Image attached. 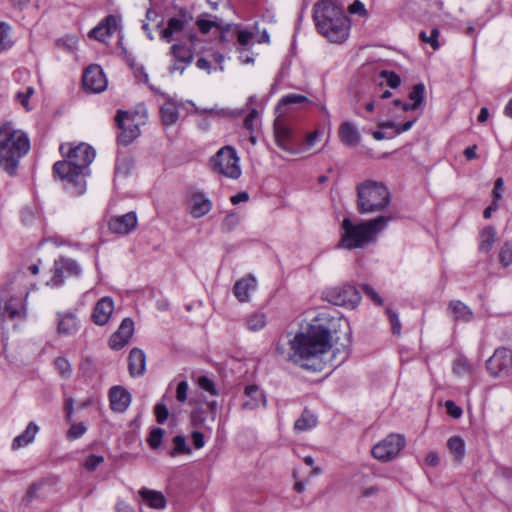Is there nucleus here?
Segmentation results:
<instances>
[{
    "label": "nucleus",
    "mask_w": 512,
    "mask_h": 512,
    "mask_svg": "<svg viewBox=\"0 0 512 512\" xmlns=\"http://www.w3.org/2000/svg\"><path fill=\"white\" fill-rule=\"evenodd\" d=\"M348 12L351 14H358L361 17L368 16V12L364 4L359 0H355L351 5H349Z\"/></svg>",
    "instance_id": "nucleus-52"
},
{
    "label": "nucleus",
    "mask_w": 512,
    "mask_h": 512,
    "mask_svg": "<svg viewBox=\"0 0 512 512\" xmlns=\"http://www.w3.org/2000/svg\"><path fill=\"white\" fill-rule=\"evenodd\" d=\"M9 25L0 22V51L6 50L10 47V41L8 39Z\"/></svg>",
    "instance_id": "nucleus-51"
},
{
    "label": "nucleus",
    "mask_w": 512,
    "mask_h": 512,
    "mask_svg": "<svg viewBox=\"0 0 512 512\" xmlns=\"http://www.w3.org/2000/svg\"><path fill=\"white\" fill-rule=\"evenodd\" d=\"M337 343L339 337H333L330 329L324 326H312L307 333H297L293 339H280L276 351L280 355H287L289 360L300 363L301 367L321 371L324 363L320 356L330 350L332 340Z\"/></svg>",
    "instance_id": "nucleus-1"
},
{
    "label": "nucleus",
    "mask_w": 512,
    "mask_h": 512,
    "mask_svg": "<svg viewBox=\"0 0 512 512\" xmlns=\"http://www.w3.org/2000/svg\"><path fill=\"white\" fill-rule=\"evenodd\" d=\"M196 25L198 26L199 30L203 34H207L212 27H216L221 29L222 31H229L231 28L230 24H225L224 26L221 25L216 20H205V19H198L196 21Z\"/></svg>",
    "instance_id": "nucleus-39"
},
{
    "label": "nucleus",
    "mask_w": 512,
    "mask_h": 512,
    "mask_svg": "<svg viewBox=\"0 0 512 512\" xmlns=\"http://www.w3.org/2000/svg\"><path fill=\"white\" fill-rule=\"evenodd\" d=\"M253 37H254V34L252 32L244 31V30L239 31L237 34V40H238L239 44L242 46L248 45L251 42V40L253 39Z\"/></svg>",
    "instance_id": "nucleus-57"
},
{
    "label": "nucleus",
    "mask_w": 512,
    "mask_h": 512,
    "mask_svg": "<svg viewBox=\"0 0 512 512\" xmlns=\"http://www.w3.org/2000/svg\"><path fill=\"white\" fill-rule=\"evenodd\" d=\"M447 446L454 456L456 462H461L465 455V443L460 436H453L449 438Z\"/></svg>",
    "instance_id": "nucleus-33"
},
{
    "label": "nucleus",
    "mask_w": 512,
    "mask_h": 512,
    "mask_svg": "<svg viewBox=\"0 0 512 512\" xmlns=\"http://www.w3.org/2000/svg\"><path fill=\"white\" fill-rule=\"evenodd\" d=\"M37 432L38 426L35 423L30 422L26 427V430L13 440L12 449L16 450L31 443L34 440Z\"/></svg>",
    "instance_id": "nucleus-30"
},
{
    "label": "nucleus",
    "mask_w": 512,
    "mask_h": 512,
    "mask_svg": "<svg viewBox=\"0 0 512 512\" xmlns=\"http://www.w3.org/2000/svg\"><path fill=\"white\" fill-rule=\"evenodd\" d=\"M192 441H193V445L196 449L202 448L205 444L203 433H201L199 431H194L192 433Z\"/></svg>",
    "instance_id": "nucleus-62"
},
{
    "label": "nucleus",
    "mask_w": 512,
    "mask_h": 512,
    "mask_svg": "<svg viewBox=\"0 0 512 512\" xmlns=\"http://www.w3.org/2000/svg\"><path fill=\"white\" fill-rule=\"evenodd\" d=\"M390 201V193L381 182L366 180L357 186V211L360 214L382 212Z\"/></svg>",
    "instance_id": "nucleus-5"
},
{
    "label": "nucleus",
    "mask_w": 512,
    "mask_h": 512,
    "mask_svg": "<svg viewBox=\"0 0 512 512\" xmlns=\"http://www.w3.org/2000/svg\"><path fill=\"white\" fill-rule=\"evenodd\" d=\"M496 231L493 227H486L481 233L480 249L488 252L495 242Z\"/></svg>",
    "instance_id": "nucleus-37"
},
{
    "label": "nucleus",
    "mask_w": 512,
    "mask_h": 512,
    "mask_svg": "<svg viewBox=\"0 0 512 512\" xmlns=\"http://www.w3.org/2000/svg\"><path fill=\"white\" fill-rule=\"evenodd\" d=\"M104 462V457L100 455H89L84 462V467L87 471H95L97 467Z\"/></svg>",
    "instance_id": "nucleus-49"
},
{
    "label": "nucleus",
    "mask_w": 512,
    "mask_h": 512,
    "mask_svg": "<svg viewBox=\"0 0 512 512\" xmlns=\"http://www.w3.org/2000/svg\"><path fill=\"white\" fill-rule=\"evenodd\" d=\"M317 425V417L308 409H304L300 418L295 421L294 428L297 431H306Z\"/></svg>",
    "instance_id": "nucleus-32"
},
{
    "label": "nucleus",
    "mask_w": 512,
    "mask_h": 512,
    "mask_svg": "<svg viewBox=\"0 0 512 512\" xmlns=\"http://www.w3.org/2000/svg\"><path fill=\"white\" fill-rule=\"evenodd\" d=\"M238 222L236 214H228L223 221V229L231 231Z\"/></svg>",
    "instance_id": "nucleus-58"
},
{
    "label": "nucleus",
    "mask_w": 512,
    "mask_h": 512,
    "mask_svg": "<svg viewBox=\"0 0 512 512\" xmlns=\"http://www.w3.org/2000/svg\"><path fill=\"white\" fill-rule=\"evenodd\" d=\"M82 82L84 89L92 93H100L107 87L106 77L98 65H91L84 71Z\"/></svg>",
    "instance_id": "nucleus-11"
},
{
    "label": "nucleus",
    "mask_w": 512,
    "mask_h": 512,
    "mask_svg": "<svg viewBox=\"0 0 512 512\" xmlns=\"http://www.w3.org/2000/svg\"><path fill=\"white\" fill-rule=\"evenodd\" d=\"M192 20V16L185 10H180L178 17L168 19L167 26L160 32V37L171 42L173 35L185 30L186 26Z\"/></svg>",
    "instance_id": "nucleus-16"
},
{
    "label": "nucleus",
    "mask_w": 512,
    "mask_h": 512,
    "mask_svg": "<svg viewBox=\"0 0 512 512\" xmlns=\"http://www.w3.org/2000/svg\"><path fill=\"white\" fill-rule=\"evenodd\" d=\"M386 313L389 317L392 333L399 336L401 334V323L397 313L390 308H387Z\"/></svg>",
    "instance_id": "nucleus-48"
},
{
    "label": "nucleus",
    "mask_w": 512,
    "mask_h": 512,
    "mask_svg": "<svg viewBox=\"0 0 512 512\" xmlns=\"http://www.w3.org/2000/svg\"><path fill=\"white\" fill-rule=\"evenodd\" d=\"M154 414L157 423L163 424L168 419L169 411L165 404L157 403L154 407Z\"/></svg>",
    "instance_id": "nucleus-50"
},
{
    "label": "nucleus",
    "mask_w": 512,
    "mask_h": 512,
    "mask_svg": "<svg viewBox=\"0 0 512 512\" xmlns=\"http://www.w3.org/2000/svg\"><path fill=\"white\" fill-rule=\"evenodd\" d=\"M114 310V304L111 298L103 297L95 305L92 320L97 325H104L108 322Z\"/></svg>",
    "instance_id": "nucleus-22"
},
{
    "label": "nucleus",
    "mask_w": 512,
    "mask_h": 512,
    "mask_svg": "<svg viewBox=\"0 0 512 512\" xmlns=\"http://www.w3.org/2000/svg\"><path fill=\"white\" fill-rule=\"evenodd\" d=\"M129 118V113L123 110H118L115 117L117 126L121 130L120 134L118 135V142L124 146L131 144L140 133L139 127L137 125H125V120H129Z\"/></svg>",
    "instance_id": "nucleus-14"
},
{
    "label": "nucleus",
    "mask_w": 512,
    "mask_h": 512,
    "mask_svg": "<svg viewBox=\"0 0 512 512\" xmlns=\"http://www.w3.org/2000/svg\"><path fill=\"white\" fill-rule=\"evenodd\" d=\"M488 372L494 377L506 376L512 368V352L508 348L500 347L486 361Z\"/></svg>",
    "instance_id": "nucleus-10"
},
{
    "label": "nucleus",
    "mask_w": 512,
    "mask_h": 512,
    "mask_svg": "<svg viewBox=\"0 0 512 512\" xmlns=\"http://www.w3.org/2000/svg\"><path fill=\"white\" fill-rule=\"evenodd\" d=\"M363 289V292L372 300L374 301L377 305H382L383 304V300L381 299V297L378 295V293L369 285H363L362 287Z\"/></svg>",
    "instance_id": "nucleus-56"
},
{
    "label": "nucleus",
    "mask_w": 512,
    "mask_h": 512,
    "mask_svg": "<svg viewBox=\"0 0 512 512\" xmlns=\"http://www.w3.org/2000/svg\"><path fill=\"white\" fill-rule=\"evenodd\" d=\"M58 333L61 335H71L77 331L76 318L72 314L62 317L58 323Z\"/></svg>",
    "instance_id": "nucleus-34"
},
{
    "label": "nucleus",
    "mask_w": 512,
    "mask_h": 512,
    "mask_svg": "<svg viewBox=\"0 0 512 512\" xmlns=\"http://www.w3.org/2000/svg\"><path fill=\"white\" fill-rule=\"evenodd\" d=\"M162 123L170 126L176 123L179 117L177 108L173 104H166L160 109Z\"/></svg>",
    "instance_id": "nucleus-35"
},
{
    "label": "nucleus",
    "mask_w": 512,
    "mask_h": 512,
    "mask_svg": "<svg viewBox=\"0 0 512 512\" xmlns=\"http://www.w3.org/2000/svg\"><path fill=\"white\" fill-rule=\"evenodd\" d=\"M94 157L95 152L93 148L85 143L75 148H70L67 152V159L82 173H84V170L91 164Z\"/></svg>",
    "instance_id": "nucleus-12"
},
{
    "label": "nucleus",
    "mask_w": 512,
    "mask_h": 512,
    "mask_svg": "<svg viewBox=\"0 0 512 512\" xmlns=\"http://www.w3.org/2000/svg\"><path fill=\"white\" fill-rule=\"evenodd\" d=\"M274 137L277 145L288 152H293L292 144L293 132L282 117H277L274 121Z\"/></svg>",
    "instance_id": "nucleus-17"
},
{
    "label": "nucleus",
    "mask_w": 512,
    "mask_h": 512,
    "mask_svg": "<svg viewBox=\"0 0 512 512\" xmlns=\"http://www.w3.org/2000/svg\"><path fill=\"white\" fill-rule=\"evenodd\" d=\"M212 207L211 201L203 193L196 192L191 196L190 213L194 218L206 215Z\"/></svg>",
    "instance_id": "nucleus-25"
},
{
    "label": "nucleus",
    "mask_w": 512,
    "mask_h": 512,
    "mask_svg": "<svg viewBox=\"0 0 512 512\" xmlns=\"http://www.w3.org/2000/svg\"><path fill=\"white\" fill-rule=\"evenodd\" d=\"M267 317L264 313L256 312L246 318V326L250 331H258L266 326Z\"/></svg>",
    "instance_id": "nucleus-36"
},
{
    "label": "nucleus",
    "mask_w": 512,
    "mask_h": 512,
    "mask_svg": "<svg viewBox=\"0 0 512 512\" xmlns=\"http://www.w3.org/2000/svg\"><path fill=\"white\" fill-rule=\"evenodd\" d=\"M439 34H440L439 30L437 28H434V29H432L430 36H427V34L424 31H422V32H420L419 37L423 42L430 44L431 47L434 50H436L439 48V42H438Z\"/></svg>",
    "instance_id": "nucleus-46"
},
{
    "label": "nucleus",
    "mask_w": 512,
    "mask_h": 512,
    "mask_svg": "<svg viewBox=\"0 0 512 512\" xmlns=\"http://www.w3.org/2000/svg\"><path fill=\"white\" fill-rule=\"evenodd\" d=\"M170 54L175 58L176 62L182 63L179 65L174 63L170 66V73L180 72L184 73L186 67L193 62L194 51L192 47L187 46L184 42L173 44L170 48Z\"/></svg>",
    "instance_id": "nucleus-13"
},
{
    "label": "nucleus",
    "mask_w": 512,
    "mask_h": 512,
    "mask_svg": "<svg viewBox=\"0 0 512 512\" xmlns=\"http://www.w3.org/2000/svg\"><path fill=\"white\" fill-rule=\"evenodd\" d=\"M453 371L456 374H461L463 372L469 371V365L465 359H456L454 362Z\"/></svg>",
    "instance_id": "nucleus-59"
},
{
    "label": "nucleus",
    "mask_w": 512,
    "mask_h": 512,
    "mask_svg": "<svg viewBox=\"0 0 512 512\" xmlns=\"http://www.w3.org/2000/svg\"><path fill=\"white\" fill-rule=\"evenodd\" d=\"M134 322L131 318L123 319L118 330L110 337L109 345L112 349L119 350L128 344L133 335Z\"/></svg>",
    "instance_id": "nucleus-18"
},
{
    "label": "nucleus",
    "mask_w": 512,
    "mask_h": 512,
    "mask_svg": "<svg viewBox=\"0 0 512 512\" xmlns=\"http://www.w3.org/2000/svg\"><path fill=\"white\" fill-rule=\"evenodd\" d=\"M38 489L39 486L37 484L33 483L32 485H30L25 496L23 497V501L29 503L36 496V492L38 491Z\"/></svg>",
    "instance_id": "nucleus-63"
},
{
    "label": "nucleus",
    "mask_w": 512,
    "mask_h": 512,
    "mask_svg": "<svg viewBox=\"0 0 512 512\" xmlns=\"http://www.w3.org/2000/svg\"><path fill=\"white\" fill-rule=\"evenodd\" d=\"M449 309L451 310L456 321L461 320L464 322H469L473 319V313L470 308L459 300L451 301L449 303Z\"/></svg>",
    "instance_id": "nucleus-31"
},
{
    "label": "nucleus",
    "mask_w": 512,
    "mask_h": 512,
    "mask_svg": "<svg viewBox=\"0 0 512 512\" xmlns=\"http://www.w3.org/2000/svg\"><path fill=\"white\" fill-rule=\"evenodd\" d=\"M425 87L422 83L416 84L409 93V99L413 101L414 106L419 107L424 100Z\"/></svg>",
    "instance_id": "nucleus-42"
},
{
    "label": "nucleus",
    "mask_w": 512,
    "mask_h": 512,
    "mask_svg": "<svg viewBox=\"0 0 512 512\" xmlns=\"http://www.w3.org/2000/svg\"><path fill=\"white\" fill-rule=\"evenodd\" d=\"M198 385L205 391L209 392L212 395L216 394L215 385L211 379L207 376H200L198 378Z\"/></svg>",
    "instance_id": "nucleus-54"
},
{
    "label": "nucleus",
    "mask_w": 512,
    "mask_h": 512,
    "mask_svg": "<svg viewBox=\"0 0 512 512\" xmlns=\"http://www.w3.org/2000/svg\"><path fill=\"white\" fill-rule=\"evenodd\" d=\"M405 446V438L400 434H390L372 448V455L377 460L387 462L396 457Z\"/></svg>",
    "instance_id": "nucleus-7"
},
{
    "label": "nucleus",
    "mask_w": 512,
    "mask_h": 512,
    "mask_svg": "<svg viewBox=\"0 0 512 512\" xmlns=\"http://www.w3.org/2000/svg\"><path fill=\"white\" fill-rule=\"evenodd\" d=\"M245 395L247 397H249L250 399L243 403L242 406L244 409L253 410V409L258 408L260 405H263V406L265 405L266 398H265L264 394H262L259 391V388L257 385H248L245 388Z\"/></svg>",
    "instance_id": "nucleus-28"
},
{
    "label": "nucleus",
    "mask_w": 512,
    "mask_h": 512,
    "mask_svg": "<svg viewBox=\"0 0 512 512\" xmlns=\"http://www.w3.org/2000/svg\"><path fill=\"white\" fill-rule=\"evenodd\" d=\"M445 408L447 411V414L454 419H458L462 415V409L461 407L457 406L454 401L448 400L445 402Z\"/></svg>",
    "instance_id": "nucleus-53"
},
{
    "label": "nucleus",
    "mask_w": 512,
    "mask_h": 512,
    "mask_svg": "<svg viewBox=\"0 0 512 512\" xmlns=\"http://www.w3.org/2000/svg\"><path fill=\"white\" fill-rule=\"evenodd\" d=\"M86 430L87 428L82 422L71 423V426L66 433V437L69 440H75L77 438H80L86 432Z\"/></svg>",
    "instance_id": "nucleus-43"
},
{
    "label": "nucleus",
    "mask_w": 512,
    "mask_h": 512,
    "mask_svg": "<svg viewBox=\"0 0 512 512\" xmlns=\"http://www.w3.org/2000/svg\"><path fill=\"white\" fill-rule=\"evenodd\" d=\"M326 299L334 305L355 308L361 296L358 290L351 285H343L329 289Z\"/></svg>",
    "instance_id": "nucleus-9"
},
{
    "label": "nucleus",
    "mask_w": 512,
    "mask_h": 512,
    "mask_svg": "<svg viewBox=\"0 0 512 512\" xmlns=\"http://www.w3.org/2000/svg\"><path fill=\"white\" fill-rule=\"evenodd\" d=\"M81 269L78 263L70 258H61L54 263V275L52 283L56 286L61 285L64 281V276H78Z\"/></svg>",
    "instance_id": "nucleus-15"
},
{
    "label": "nucleus",
    "mask_w": 512,
    "mask_h": 512,
    "mask_svg": "<svg viewBox=\"0 0 512 512\" xmlns=\"http://www.w3.org/2000/svg\"><path fill=\"white\" fill-rule=\"evenodd\" d=\"M118 27V20L114 15H109L103 19L95 28H93L88 36L92 39L103 42L106 37L111 36Z\"/></svg>",
    "instance_id": "nucleus-19"
},
{
    "label": "nucleus",
    "mask_w": 512,
    "mask_h": 512,
    "mask_svg": "<svg viewBox=\"0 0 512 512\" xmlns=\"http://www.w3.org/2000/svg\"><path fill=\"white\" fill-rule=\"evenodd\" d=\"M139 495L151 508L163 509L166 506V499L159 491L143 488L139 491Z\"/></svg>",
    "instance_id": "nucleus-29"
},
{
    "label": "nucleus",
    "mask_w": 512,
    "mask_h": 512,
    "mask_svg": "<svg viewBox=\"0 0 512 512\" xmlns=\"http://www.w3.org/2000/svg\"><path fill=\"white\" fill-rule=\"evenodd\" d=\"M188 384L186 381H181L177 385L176 398L179 402H185L187 399Z\"/></svg>",
    "instance_id": "nucleus-55"
},
{
    "label": "nucleus",
    "mask_w": 512,
    "mask_h": 512,
    "mask_svg": "<svg viewBox=\"0 0 512 512\" xmlns=\"http://www.w3.org/2000/svg\"><path fill=\"white\" fill-rule=\"evenodd\" d=\"M1 315L9 319H23L25 317V309L22 300L17 297H11L7 301L0 302Z\"/></svg>",
    "instance_id": "nucleus-23"
},
{
    "label": "nucleus",
    "mask_w": 512,
    "mask_h": 512,
    "mask_svg": "<svg viewBox=\"0 0 512 512\" xmlns=\"http://www.w3.org/2000/svg\"><path fill=\"white\" fill-rule=\"evenodd\" d=\"M53 174L61 180H65L75 187L76 194H82L85 191L84 173L72 165L70 160L57 161L53 165Z\"/></svg>",
    "instance_id": "nucleus-8"
},
{
    "label": "nucleus",
    "mask_w": 512,
    "mask_h": 512,
    "mask_svg": "<svg viewBox=\"0 0 512 512\" xmlns=\"http://www.w3.org/2000/svg\"><path fill=\"white\" fill-rule=\"evenodd\" d=\"M239 158L236 150L232 146L222 147L210 159V166L214 172H217L228 178L237 179L241 175Z\"/></svg>",
    "instance_id": "nucleus-6"
},
{
    "label": "nucleus",
    "mask_w": 512,
    "mask_h": 512,
    "mask_svg": "<svg viewBox=\"0 0 512 512\" xmlns=\"http://www.w3.org/2000/svg\"><path fill=\"white\" fill-rule=\"evenodd\" d=\"M110 406L113 411L124 412L131 402L130 393L121 386H114L109 391Z\"/></svg>",
    "instance_id": "nucleus-21"
},
{
    "label": "nucleus",
    "mask_w": 512,
    "mask_h": 512,
    "mask_svg": "<svg viewBox=\"0 0 512 512\" xmlns=\"http://www.w3.org/2000/svg\"><path fill=\"white\" fill-rule=\"evenodd\" d=\"M391 219L392 216L381 215L355 225L349 218H345L342 221L343 234L339 246L349 250L364 247L373 240L375 234L386 227Z\"/></svg>",
    "instance_id": "nucleus-4"
},
{
    "label": "nucleus",
    "mask_w": 512,
    "mask_h": 512,
    "mask_svg": "<svg viewBox=\"0 0 512 512\" xmlns=\"http://www.w3.org/2000/svg\"><path fill=\"white\" fill-rule=\"evenodd\" d=\"M54 364L62 377H70L72 369L67 359L58 357L55 359Z\"/></svg>",
    "instance_id": "nucleus-47"
},
{
    "label": "nucleus",
    "mask_w": 512,
    "mask_h": 512,
    "mask_svg": "<svg viewBox=\"0 0 512 512\" xmlns=\"http://www.w3.org/2000/svg\"><path fill=\"white\" fill-rule=\"evenodd\" d=\"M163 436H164L163 429L156 427L151 430L149 437L147 439V442H148L149 446L151 447V449L156 450L159 448V446L161 445Z\"/></svg>",
    "instance_id": "nucleus-40"
},
{
    "label": "nucleus",
    "mask_w": 512,
    "mask_h": 512,
    "mask_svg": "<svg viewBox=\"0 0 512 512\" xmlns=\"http://www.w3.org/2000/svg\"><path fill=\"white\" fill-rule=\"evenodd\" d=\"M309 102V99L304 96V95H300V94H288L286 96H284L277 109H280L282 106H285V105H291V104H301V103H308Z\"/></svg>",
    "instance_id": "nucleus-41"
},
{
    "label": "nucleus",
    "mask_w": 512,
    "mask_h": 512,
    "mask_svg": "<svg viewBox=\"0 0 512 512\" xmlns=\"http://www.w3.org/2000/svg\"><path fill=\"white\" fill-rule=\"evenodd\" d=\"M257 117L258 111L256 109H252L244 119V127L248 130H253V123Z\"/></svg>",
    "instance_id": "nucleus-60"
},
{
    "label": "nucleus",
    "mask_w": 512,
    "mask_h": 512,
    "mask_svg": "<svg viewBox=\"0 0 512 512\" xmlns=\"http://www.w3.org/2000/svg\"><path fill=\"white\" fill-rule=\"evenodd\" d=\"M256 279L252 275H248L238 280L233 287L234 294L240 302L249 300V291L255 290Z\"/></svg>",
    "instance_id": "nucleus-26"
},
{
    "label": "nucleus",
    "mask_w": 512,
    "mask_h": 512,
    "mask_svg": "<svg viewBox=\"0 0 512 512\" xmlns=\"http://www.w3.org/2000/svg\"><path fill=\"white\" fill-rule=\"evenodd\" d=\"M173 449L169 452L171 457H175L180 454H190L191 449L186 443V439L182 435H177L173 438Z\"/></svg>",
    "instance_id": "nucleus-38"
},
{
    "label": "nucleus",
    "mask_w": 512,
    "mask_h": 512,
    "mask_svg": "<svg viewBox=\"0 0 512 512\" xmlns=\"http://www.w3.org/2000/svg\"><path fill=\"white\" fill-rule=\"evenodd\" d=\"M30 142L27 135L6 123L0 127V167L10 176L17 173L20 159L28 153Z\"/></svg>",
    "instance_id": "nucleus-3"
},
{
    "label": "nucleus",
    "mask_w": 512,
    "mask_h": 512,
    "mask_svg": "<svg viewBox=\"0 0 512 512\" xmlns=\"http://www.w3.org/2000/svg\"><path fill=\"white\" fill-rule=\"evenodd\" d=\"M339 137L341 141L349 146H355L360 142V134L354 124L343 122L339 127Z\"/></svg>",
    "instance_id": "nucleus-27"
},
{
    "label": "nucleus",
    "mask_w": 512,
    "mask_h": 512,
    "mask_svg": "<svg viewBox=\"0 0 512 512\" xmlns=\"http://www.w3.org/2000/svg\"><path fill=\"white\" fill-rule=\"evenodd\" d=\"M137 225V217L134 212H129L125 215L112 218L109 223V229L113 233L117 234H128Z\"/></svg>",
    "instance_id": "nucleus-20"
},
{
    "label": "nucleus",
    "mask_w": 512,
    "mask_h": 512,
    "mask_svg": "<svg viewBox=\"0 0 512 512\" xmlns=\"http://www.w3.org/2000/svg\"><path fill=\"white\" fill-rule=\"evenodd\" d=\"M129 373L131 376H141L145 372L146 356L139 348H133L128 357Z\"/></svg>",
    "instance_id": "nucleus-24"
},
{
    "label": "nucleus",
    "mask_w": 512,
    "mask_h": 512,
    "mask_svg": "<svg viewBox=\"0 0 512 512\" xmlns=\"http://www.w3.org/2000/svg\"><path fill=\"white\" fill-rule=\"evenodd\" d=\"M499 260L503 266H508L512 263V243L506 242L500 249Z\"/></svg>",
    "instance_id": "nucleus-44"
},
{
    "label": "nucleus",
    "mask_w": 512,
    "mask_h": 512,
    "mask_svg": "<svg viewBox=\"0 0 512 512\" xmlns=\"http://www.w3.org/2000/svg\"><path fill=\"white\" fill-rule=\"evenodd\" d=\"M73 404H74V400L72 398H67L66 399V401H65V412H66V420L68 422L72 421Z\"/></svg>",
    "instance_id": "nucleus-64"
},
{
    "label": "nucleus",
    "mask_w": 512,
    "mask_h": 512,
    "mask_svg": "<svg viewBox=\"0 0 512 512\" xmlns=\"http://www.w3.org/2000/svg\"><path fill=\"white\" fill-rule=\"evenodd\" d=\"M314 20L324 37L333 43H342L349 34V20L343 9L330 0L315 4Z\"/></svg>",
    "instance_id": "nucleus-2"
},
{
    "label": "nucleus",
    "mask_w": 512,
    "mask_h": 512,
    "mask_svg": "<svg viewBox=\"0 0 512 512\" xmlns=\"http://www.w3.org/2000/svg\"><path fill=\"white\" fill-rule=\"evenodd\" d=\"M504 181L502 178H497L494 183L493 196L494 201H499L502 198L501 190L503 189Z\"/></svg>",
    "instance_id": "nucleus-61"
},
{
    "label": "nucleus",
    "mask_w": 512,
    "mask_h": 512,
    "mask_svg": "<svg viewBox=\"0 0 512 512\" xmlns=\"http://www.w3.org/2000/svg\"><path fill=\"white\" fill-rule=\"evenodd\" d=\"M380 77L387 81V84L392 88L396 89L401 84V79L398 74L393 71L382 70L380 72Z\"/></svg>",
    "instance_id": "nucleus-45"
}]
</instances>
